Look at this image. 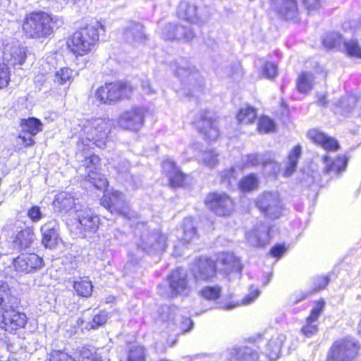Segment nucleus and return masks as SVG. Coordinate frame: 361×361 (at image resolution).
Listing matches in <instances>:
<instances>
[{"instance_id": "44", "label": "nucleus", "mask_w": 361, "mask_h": 361, "mask_svg": "<svg viewBox=\"0 0 361 361\" xmlns=\"http://www.w3.org/2000/svg\"><path fill=\"white\" fill-rule=\"evenodd\" d=\"M342 49L349 56L361 59V46L357 39L343 42Z\"/></svg>"}, {"instance_id": "38", "label": "nucleus", "mask_w": 361, "mask_h": 361, "mask_svg": "<svg viewBox=\"0 0 361 361\" xmlns=\"http://www.w3.org/2000/svg\"><path fill=\"white\" fill-rule=\"evenodd\" d=\"M183 232L182 240L186 243L192 242L197 238V228L192 218L188 217L184 219L183 223Z\"/></svg>"}, {"instance_id": "43", "label": "nucleus", "mask_w": 361, "mask_h": 361, "mask_svg": "<svg viewBox=\"0 0 361 361\" xmlns=\"http://www.w3.org/2000/svg\"><path fill=\"white\" fill-rule=\"evenodd\" d=\"M314 76L311 73H302L298 79L297 87L300 92L305 93L313 86Z\"/></svg>"}, {"instance_id": "57", "label": "nucleus", "mask_w": 361, "mask_h": 361, "mask_svg": "<svg viewBox=\"0 0 361 361\" xmlns=\"http://www.w3.org/2000/svg\"><path fill=\"white\" fill-rule=\"evenodd\" d=\"M80 353L82 361H102L101 357L88 348L82 347Z\"/></svg>"}, {"instance_id": "26", "label": "nucleus", "mask_w": 361, "mask_h": 361, "mask_svg": "<svg viewBox=\"0 0 361 361\" xmlns=\"http://www.w3.org/2000/svg\"><path fill=\"white\" fill-rule=\"evenodd\" d=\"M54 204L60 211L66 213H75V214L77 212V209L82 207V205L76 202V200L71 194L66 192H62L57 195Z\"/></svg>"}, {"instance_id": "60", "label": "nucleus", "mask_w": 361, "mask_h": 361, "mask_svg": "<svg viewBox=\"0 0 361 361\" xmlns=\"http://www.w3.org/2000/svg\"><path fill=\"white\" fill-rule=\"evenodd\" d=\"M107 321V314L105 312H100L99 314H95L91 322V327L96 329L99 326L103 325Z\"/></svg>"}, {"instance_id": "58", "label": "nucleus", "mask_w": 361, "mask_h": 361, "mask_svg": "<svg viewBox=\"0 0 361 361\" xmlns=\"http://www.w3.org/2000/svg\"><path fill=\"white\" fill-rule=\"evenodd\" d=\"M9 80L8 68L5 64H0V89L6 87Z\"/></svg>"}, {"instance_id": "33", "label": "nucleus", "mask_w": 361, "mask_h": 361, "mask_svg": "<svg viewBox=\"0 0 361 361\" xmlns=\"http://www.w3.org/2000/svg\"><path fill=\"white\" fill-rule=\"evenodd\" d=\"M168 28L174 30L173 34L167 36L168 38L173 39V40L184 39L185 41H190L195 37V32L190 25L174 23V25H170Z\"/></svg>"}, {"instance_id": "32", "label": "nucleus", "mask_w": 361, "mask_h": 361, "mask_svg": "<svg viewBox=\"0 0 361 361\" xmlns=\"http://www.w3.org/2000/svg\"><path fill=\"white\" fill-rule=\"evenodd\" d=\"M322 159L324 164L323 171L329 174L331 173L337 174L345 171L348 163L345 157H338L337 159L332 160L329 157L324 156Z\"/></svg>"}, {"instance_id": "37", "label": "nucleus", "mask_w": 361, "mask_h": 361, "mask_svg": "<svg viewBox=\"0 0 361 361\" xmlns=\"http://www.w3.org/2000/svg\"><path fill=\"white\" fill-rule=\"evenodd\" d=\"M20 126L23 132L28 133L31 136L36 135L43 130V124L41 121L35 117L22 118Z\"/></svg>"}, {"instance_id": "14", "label": "nucleus", "mask_w": 361, "mask_h": 361, "mask_svg": "<svg viewBox=\"0 0 361 361\" xmlns=\"http://www.w3.org/2000/svg\"><path fill=\"white\" fill-rule=\"evenodd\" d=\"M178 310L175 306L163 305L159 310V317L161 321L172 322L178 326L183 331H188L192 329V322L188 317H178Z\"/></svg>"}, {"instance_id": "53", "label": "nucleus", "mask_w": 361, "mask_h": 361, "mask_svg": "<svg viewBox=\"0 0 361 361\" xmlns=\"http://www.w3.org/2000/svg\"><path fill=\"white\" fill-rule=\"evenodd\" d=\"M128 361H145L144 348L140 346L131 347L128 353Z\"/></svg>"}, {"instance_id": "51", "label": "nucleus", "mask_w": 361, "mask_h": 361, "mask_svg": "<svg viewBox=\"0 0 361 361\" xmlns=\"http://www.w3.org/2000/svg\"><path fill=\"white\" fill-rule=\"evenodd\" d=\"M99 157L94 154L90 155L89 157L86 158L84 165L85 166L87 174L92 173V175L97 176L96 170L99 164Z\"/></svg>"}, {"instance_id": "13", "label": "nucleus", "mask_w": 361, "mask_h": 361, "mask_svg": "<svg viewBox=\"0 0 361 361\" xmlns=\"http://www.w3.org/2000/svg\"><path fill=\"white\" fill-rule=\"evenodd\" d=\"M27 322V316L13 310L0 314V328L9 333L24 328Z\"/></svg>"}, {"instance_id": "48", "label": "nucleus", "mask_w": 361, "mask_h": 361, "mask_svg": "<svg viewBox=\"0 0 361 361\" xmlns=\"http://www.w3.org/2000/svg\"><path fill=\"white\" fill-rule=\"evenodd\" d=\"M258 184L257 177L253 175H249L243 178L239 183L240 188L245 192L250 191L257 188Z\"/></svg>"}, {"instance_id": "21", "label": "nucleus", "mask_w": 361, "mask_h": 361, "mask_svg": "<svg viewBox=\"0 0 361 361\" xmlns=\"http://www.w3.org/2000/svg\"><path fill=\"white\" fill-rule=\"evenodd\" d=\"M19 304V299L12 293L8 284L6 282L0 281L1 313L16 310Z\"/></svg>"}, {"instance_id": "50", "label": "nucleus", "mask_w": 361, "mask_h": 361, "mask_svg": "<svg viewBox=\"0 0 361 361\" xmlns=\"http://www.w3.org/2000/svg\"><path fill=\"white\" fill-rule=\"evenodd\" d=\"M11 56L15 63L22 65L27 57L26 49L23 47H13L11 49Z\"/></svg>"}, {"instance_id": "40", "label": "nucleus", "mask_w": 361, "mask_h": 361, "mask_svg": "<svg viewBox=\"0 0 361 361\" xmlns=\"http://www.w3.org/2000/svg\"><path fill=\"white\" fill-rule=\"evenodd\" d=\"M73 288L78 295L87 298L91 295L93 286L88 279L80 278L78 281L74 282Z\"/></svg>"}, {"instance_id": "9", "label": "nucleus", "mask_w": 361, "mask_h": 361, "mask_svg": "<svg viewBox=\"0 0 361 361\" xmlns=\"http://www.w3.org/2000/svg\"><path fill=\"white\" fill-rule=\"evenodd\" d=\"M175 73L178 77L181 78L183 85L189 92H196L200 90L202 78L195 67H190L186 61H181L177 63Z\"/></svg>"}, {"instance_id": "27", "label": "nucleus", "mask_w": 361, "mask_h": 361, "mask_svg": "<svg viewBox=\"0 0 361 361\" xmlns=\"http://www.w3.org/2000/svg\"><path fill=\"white\" fill-rule=\"evenodd\" d=\"M307 135L312 140L321 145L326 150L336 151L339 149L338 142L335 138L329 137L318 130H310Z\"/></svg>"}, {"instance_id": "34", "label": "nucleus", "mask_w": 361, "mask_h": 361, "mask_svg": "<svg viewBox=\"0 0 361 361\" xmlns=\"http://www.w3.org/2000/svg\"><path fill=\"white\" fill-rule=\"evenodd\" d=\"M35 240V234L31 228H27L18 233L13 243L19 250H25L31 246Z\"/></svg>"}, {"instance_id": "18", "label": "nucleus", "mask_w": 361, "mask_h": 361, "mask_svg": "<svg viewBox=\"0 0 361 361\" xmlns=\"http://www.w3.org/2000/svg\"><path fill=\"white\" fill-rule=\"evenodd\" d=\"M214 263L216 269L220 272H224L226 274H229L233 272L240 273L241 271L242 267L240 262L233 253H220Z\"/></svg>"}, {"instance_id": "64", "label": "nucleus", "mask_w": 361, "mask_h": 361, "mask_svg": "<svg viewBox=\"0 0 361 361\" xmlns=\"http://www.w3.org/2000/svg\"><path fill=\"white\" fill-rule=\"evenodd\" d=\"M130 168V164L126 160H123L121 163L118 164L116 166V170L122 174L126 175V177L128 176V172Z\"/></svg>"}, {"instance_id": "4", "label": "nucleus", "mask_w": 361, "mask_h": 361, "mask_svg": "<svg viewBox=\"0 0 361 361\" xmlns=\"http://www.w3.org/2000/svg\"><path fill=\"white\" fill-rule=\"evenodd\" d=\"M177 14L179 18L198 25L207 23L213 14V9L206 5L197 6L188 1H180Z\"/></svg>"}, {"instance_id": "16", "label": "nucleus", "mask_w": 361, "mask_h": 361, "mask_svg": "<svg viewBox=\"0 0 361 361\" xmlns=\"http://www.w3.org/2000/svg\"><path fill=\"white\" fill-rule=\"evenodd\" d=\"M168 282L171 289L169 297L173 298L178 295H187L189 292L187 274L183 269L173 271L169 276Z\"/></svg>"}, {"instance_id": "20", "label": "nucleus", "mask_w": 361, "mask_h": 361, "mask_svg": "<svg viewBox=\"0 0 361 361\" xmlns=\"http://www.w3.org/2000/svg\"><path fill=\"white\" fill-rule=\"evenodd\" d=\"M269 226L264 223L257 224L246 234V239L254 247H264L269 243Z\"/></svg>"}, {"instance_id": "47", "label": "nucleus", "mask_w": 361, "mask_h": 361, "mask_svg": "<svg viewBox=\"0 0 361 361\" xmlns=\"http://www.w3.org/2000/svg\"><path fill=\"white\" fill-rule=\"evenodd\" d=\"M245 166H259L272 164L273 162L269 159H266L264 154H254L246 156Z\"/></svg>"}, {"instance_id": "42", "label": "nucleus", "mask_w": 361, "mask_h": 361, "mask_svg": "<svg viewBox=\"0 0 361 361\" xmlns=\"http://www.w3.org/2000/svg\"><path fill=\"white\" fill-rule=\"evenodd\" d=\"M73 70L69 68H61L55 72L53 80L54 83L61 85H64L67 83L70 84L73 79Z\"/></svg>"}, {"instance_id": "1", "label": "nucleus", "mask_w": 361, "mask_h": 361, "mask_svg": "<svg viewBox=\"0 0 361 361\" xmlns=\"http://www.w3.org/2000/svg\"><path fill=\"white\" fill-rule=\"evenodd\" d=\"M62 24V19L57 16L53 17L44 12H32L26 16L23 30L27 37L38 39L48 37Z\"/></svg>"}, {"instance_id": "36", "label": "nucleus", "mask_w": 361, "mask_h": 361, "mask_svg": "<svg viewBox=\"0 0 361 361\" xmlns=\"http://www.w3.org/2000/svg\"><path fill=\"white\" fill-rule=\"evenodd\" d=\"M221 287L219 286H207L203 287L200 291V295L201 297L205 300L212 302V305H210L207 309L210 310L214 307V305L216 304V301L221 297Z\"/></svg>"}, {"instance_id": "3", "label": "nucleus", "mask_w": 361, "mask_h": 361, "mask_svg": "<svg viewBox=\"0 0 361 361\" xmlns=\"http://www.w3.org/2000/svg\"><path fill=\"white\" fill-rule=\"evenodd\" d=\"M112 122L109 118H95L84 126L83 135L87 141L99 148H104L111 131Z\"/></svg>"}, {"instance_id": "41", "label": "nucleus", "mask_w": 361, "mask_h": 361, "mask_svg": "<svg viewBox=\"0 0 361 361\" xmlns=\"http://www.w3.org/2000/svg\"><path fill=\"white\" fill-rule=\"evenodd\" d=\"M323 45L327 49H342L343 40L338 32L327 33L322 39Z\"/></svg>"}, {"instance_id": "7", "label": "nucleus", "mask_w": 361, "mask_h": 361, "mask_svg": "<svg viewBox=\"0 0 361 361\" xmlns=\"http://www.w3.org/2000/svg\"><path fill=\"white\" fill-rule=\"evenodd\" d=\"M359 345L352 338L338 341L331 346L327 361H353L358 354Z\"/></svg>"}, {"instance_id": "28", "label": "nucleus", "mask_w": 361, "mask_h": 361, "mask_svg": "<svg viewBox=\"0 0 361 361\" xmlns=\"http://www.w3.org/2000/svg\"><path fill=\"white\" fill-rule=\"evenodd\" d=\"M123 36L128 43L133 45L142 44L146 39L143 25L137 23H130L126 28Z\"/></svg>"}, {"instance_id": "5", "label": "nucleus", "mask_w": 361, "mask_h": 361, "mask_svg": "<svg viewBox=\"0 0 361 361\" xmlns=\"http://www.w3.org/2000/svg\"><path fill=\"white\" fill-rule=\"evenodd\" d=\"M132 91V87L126 83H106L97 90L95 97L101 103L111 104L128 98Z\"/></svg>"}, {"instance_id": "46", "label": "nucleus", "mask_w": 361, "mask_h": 361, "mask_svg": "<svg viewBox=\"0 0 361 361\" xmlns=\"http://www.w3.org/2000/svg\"><path fill=\"white\" fill-rule=\"evenodd\" d=\"M200 161L205 166L213 168L219 163V153L214 149L206 150L202 153Z\"/></svg>"}, {"instance_id": "8", "label": "nucleus", "mask_w": 361, "mask_h": 361, "mask_svg": "<svg viewBox=\"0 0 361 361\" xmlns=\"http://www.w3.org/2000/svg\"><path fill=\"white\" fill-rule=\"evenodd\" d=\"M256 207L269 219L279 218L283 210V204L280 196L276 192H264L256 199Z\"/></svg>"}, {"instance_id": "39", "label": "nucleus", "mask_w": 361, "mask_h": 361, "mask_svg": "<svg viewBox=\"0 0 361 361\" xmlns=\"http://www.w3.org/2000/svg\"><path fill=\"white\" fill-rule=\"evenodd\" d=\"M329 281V277L327 276H317L313 279V285L312 290L308 293H302L300 297H296L293 301V303H297L305 299L308 294L316 293L320 290L324 289Z\"/></svg>"}, {"instance_id": "59", "label": "nucleus", "mask_w": 361, "mask_h": 361, "mask_svg": "<svg viewBox=\"0 0 361 361\" xmlns=\"http://www.w3.org/2000/svg\"><path fill=\"white\" fill-rule=\"evenodd\" d=\"M262 73L267 78H274L277 75V67L271 63H266L262 68Z\"/></svg>"}, {"instance_id": "30", "label": "nucleus", "mask_w": 361, "mask_h": 361, "mask_svg": "<svg viewBox=\"0 0 361 361\" xmlns=\"http://www.w3.org/2000/svg\"><path fill=\"white\" fill-rule=\"evenodd\" d=\"M286 341V336L283 334H276L268 341L264 350V354L271 360H274L279 357L281 347Z\"/></svg>"}, {"instance_id": "62", "label": "nucleus", "mask_w": 361, "mask_h": 361, "mask_svg": "<svg viewBox=\"0 0 361 361\" xmlns=\"http://www.w3.org/2000/svg\"><path fill=\"white\" fill-rule=\"evenodd\" d=\"M27 216L32 221L37 222L40 220L42 214L38 206H33L28 210Z\"/></svg>"}, {"instance_id": "35", "label": "nucleus", "mask_w": 361, "mask_h": 361, "mask_svg": "<svg viewBox=\"0 0 361 361\" xmlns=\"http://www.w3.org/2000/svg\"><path fill=\"white\" fill-rule=\"evenodd\" d=\"M301 152V147L297 145L288 154L284 169V176L286 177L290 176L295 171Z\"/></svg>"}, {"instance_id": "12", "label": "nucleus", "mask_w": 361, "mask_h": 361, "mask_svg": "<svg viewBox=\"0 0 361 361\" xmlns=\"http://www.w3.org/2000/svg\"><path fill=\"white\" fill-rule=\"evenodd\" d=\"M15 270L22 274H29L39 270L44 265L43 259L35 253L22 254L13 262Z\"/></svg>"}, {"instance_id": "31", "label": "nucleus", "mask_w": 361, "mask_h": 361, "mask_svg": "<svg viewBox=\"0 0 361 361\" xmlns=\"http://www.w3.org/2000/svg\"><path fill=\"white\" fill-rule=\"evenodd\" d=\"M231 361H258L259 354L249 347L233 348L230 352Z\"/></svg>"}, {"instance_id": "23", "label": "nucleus", "mask_w": 361, "mask_h": 361, "mask_svg": "<svg viewBox=\"0 0 361 361\" xmlns=\"http://www.w3.org/2000/svg\"><path fill=\"white\" fill-rule=\"evenodd\" d=\"M75 215V218L78 220L81 228H83L85 231H96L99 226V219L97 216L94 215L90 209L81 207L80 209H77Z\"/></svg>"}, {"instance_id": "22", "label": "nucleus", "mask_w": 361, "mask_h": 361, "mask_svg": "<svg viewBox=\"0 0 361 361\" xmlns=\"http://www.w3.org/2000/svg\"><path fill=\"white\" fill-rule=\"evenodd\" d=\"M59 226L55 221H49L41 227L42 233V244L49 249L54 248L60 240Z\"/></svg>"}, {"instance_id": "63", "label": "nucleus", "mask_w": 361, "mask_h": 361, "mask_svg": "<svg viewBox=\"0 0 361 361\" xmlns=\"http://www.w3.org/2000/svg\"><path fill=\"white\" fill-rule=\"evenodd\" d=\"M303 4L308 11H314L320 7L319 0H303Z\"/></svg>"}, {"instance_id": "24", "label": "nucleus", "mask_w": 361, "mask_h": 361, "mask_svg": "<svg viewBox=\"0 0 361 361\" xmlns=\"http://www.w3.org/2000/svg\"><path fill=\"white\" fill-rule=\"evenodd\" d=\"M271 5L285 19L297 17L298 9L295 0H271Z\"/></svg>"}, {"instance_id": "61", "label": "nucleus", "mask_w": 361, "mask_h": 361, "mask_svg": "<svg viewBox=\"0 0 361 361\" xmlns=\"http://www.w3.org/2000/svg\"><path fill=\"white\" fill-rule=\"evenodd\" d=\"M140 259V256L138 253H129L128 255V262L126 263V264L124 267V270L126 273H130L131 268L134 267L136 264H138L139 261Z\"/></svg>"}, {"instance_id": "2", "label": "nucleus", "mask_w": 361, "mask_h": 361, "mask_svg": "<svg viewBox=\"0 0 361 361\" xmlns=\"http://www.w3.org/2000/svg\"><path fill=\"white\" fill-rule=\"evenodd\" d=\"M99 29L104 30L103 25L94 21L75 31L68 43L71 51L78 56L90 51L99 39Z\"/></svg>"}, {"instance_id": "11", "label": "nucleus", "mask_w": 361, "mask_h": 361, "mask_svg": "<svg viewBox=\"0 0 361 361\" xmlns=\"http://www.w3.org/2000/svg\"><path fill=\"white\" fill-rule=\"evenodd\" d=\"M205 204L219 216H228L233 210V201L226 194H209L205 200Z\"/></svg>"}, {"instance_id": "17", "label": "nucleus", "mask_w": 361, "mask_h": 361, "mask_svg": "<svg viewBox=\"0 0 361 361\" xmlns=\"http://www.w3.org/2000/svg\"><path fill=\"white\" fill-rule=\"evenodd\" d=\"M209 111H201L200 118L195 124L198 131L209 140H215L219 135L216 121L212 120Z\"/></svg>"}, {"instance_id": "55", "label": "nucleus", "mask_w": 361, "mask_h": 361, "mask_svg": "<svg viewBox=\"0 0 361 361\" xmlns=\"http://www.w3.org/2000/svg\"><path fill=\"white\" fill-rule=\"evenodd\" d=\"M49 361H80L62 350H53L49 354Z\"/></svg>"}, {"instance_id": "25", "label": "nucleus", "mask_w": 361, "mask_h": 361, "mask_svg": "<svg viewBox=\"0 0 361 361\" xmlns=\"http://www.w3.org/2000/svg\"><path fill=\"white\" fill-rule=\"evenodd\" d=\"M324 306V302H319L312 310L310 315L306 319L305 325L301 329L302 334L310 337L315 335L318 331L317 320Z\"/></svg>"}, {"instance_id": "10", "label": "nucleus", "mask_w": 361, "mask_h": 361, "mask_svg": "<svg viewBox=\"0 0 361 361\" xmlns=\"http://www.w3.org/2000/svg\"><path fill=\"white\" fill-rule=\"evenodd\" d=\"M102 204L111 214L130 218V211L124 195L119 191L106 193L101 200Z\"/></svg>"}, {"instance_id": "56", "label": "nucleus", "mask_w": 361, "mask_h": 361, "mask_svg": "<svg viewBox=\"0 0 361 361\" xmlns=\"http://www.w3.org/2000/svg\"><path fill=\"white\" fill-rule=\"evenodd\" d=\"M235 171L233 168L224 170L221 173V180L222 183L226 184L227 186L231 185L232 183L235 181Z\"/></svg>"}, {"instance_id": "19", "label": "nucleus", "mask_w": 361, "mask_h": 361, "mask_svg": "<svg viewBox=\"0 0 361 361\" xmlns=\"http://www.w3.org/2000/svg\"><path fill=\"white\" fill-rule=\"evenodd\" d=\"M216 267L213 260L201 257L192 268L193 275L197 281H207L216 274Z\"/></svg>"}, {"instance_id": "15", "label": "nucleus", "mask_w": 361, "mask_h": 361, "mask_svg": "<svg viewBox=\"0 0 361 361\" xmlns=\"http://www.w3.org/2000/svg\"><path fill=\"white\" fill-rule=\"evenodd\" d=\"M145 111L140 107H134L124 111L118 119V126L126 130H137L144 123Z\"/></svg>"}, {"instance_id": "49", "label": "nucleus", "mask_w": 361, "mask_h": 361, "mask_svg": "<svg viewBox=\"0 0 361 361\" xmlns=\"http://www.w3.org/2000/svg\"><path fill=\"white\" fill-rule=\"evenodd\" d=\"M357 102V97L355 95H350L342 98V99L339 102V106L343 110V113L348 114L353 111Z\"/></svg>"}, {"instance_id": "52", "label": "nucleus", "mask_w": 361, "mask_h": 361, "mask_svg": "<svg viewBox=\"0 0 361 361\" xmlns=\"http://www.w3.org/2000/svg\"><path fill=\"white\" fill-rule=\"evenodd\" d=\"M86 180L90 181L93 184V185L97 189L102 190L105 189L108 186V182L106 179L100 174L97 173V176L92 175V173H89L85 177Z\"/></svg>"}, {"instance_id": "29", "label": "nucleus", "mask_w": 361, "mask_h": 361, "mask_svg": "<svg viewBox=\"0 0 361 361\" xmlns=\"http://www.w3.org/2000/svg\"><path fill=\"white\" fill-rule=\"evenodd\" d=\"M162 166L163 170L166 173L172 187L178 188L183 185L185 176L179 171L173 161H164Z\"/></svg>"}, {"instance_id": "45", "label": "nucleus", "mask_w": 361, "mask_h": 361, "mask_svg": "<svg viewBox=\"0 0 361 361\" xmlns=\"http://www.w3.org/2000/svg\"><path fill=\"white\" fill-rule=\"evenodd\" d=\"M257 118L256 110L250 106H247L240 109L237 119L241 124L252 123Z\"/></svg>"}, {"instance_id": "6", "label": "nucleus", "mask_w": 361, "mask_h": 361, "mask_svg": "<svg viewBox=\"0 0 361 361\" xmlns=\"http://www.w3.org/2000/svg\"><path fill=\"white\" fill-rule=\"evenodd\" d=\"M166 240V235L159 231L145 229L137 242V252L141 250L149 254L161 252L167 246Z\"/></svg>"}, {"instance_id": "54", "label": "nucleus", "mask_w": 361, "mask_h": 361, "mask_svg": "<svg viewBox=\"0 0 361 361\" xmlns=\"http://www.w3.org/2000/svg\"><path fill=\"white\" fill-rule=\"evenodd\" d=\"M275 125L274 121L269 117H262L257 125V129L260 133H267L274 130Z\"/></svg>"}]
</instances>
